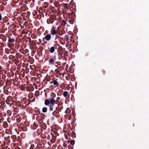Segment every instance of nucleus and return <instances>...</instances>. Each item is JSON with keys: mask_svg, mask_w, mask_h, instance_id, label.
Segmentation results:
<instances>
[{"mask_svg": "<svg viewBox=\"0 0 149 149\" xmlns=\"http://www.w3.org/2000/svg\"><path fill=\"white\" fill-rule=\"evenodd\" d=\"M32 96H31V97H29V98H32Z\"/></svg>", "mask_w": 149, "mask_h": 149, "instance_id": "64", "label": "nucleus"}, {"mask_svg": "<svg viewBox=\"0 0 149 149\" xmlns=\"http://www.w3.org/2000/svg\"><path fill=\"white\" fill-rule=\"evenodd\" d=\"M58 102V100H55L52 97L49 99H46L45 101V104L46 105H49L50 112L53 110V107L54 104H57Z\"/></svg>", "mask_w": 149, "mask_h": 149, "instance_id": "1", "label": "nucleus"}, {"mask_svg": "<svg viewBox=\"0 0 149 149\" xmlns=\"http://www.w3.org/2000/svg\"><path fill=\"white\" fill-rule=\"evenodd\" d=\"M68 52L67 51H65L63 53L64 56H68Z\"/></svg>", "mask_w": 149, "mask_h": 149, "instance_id": "25", "label": "nucleus"}, {"mask_svg": "<svg viewBox=\"0 0 149 149\" xmlns=\"http://www.w3.org/2000/svg\"><path fill=\"white\" fill-rule=\"evenodd\" d=\"M21 128L23 131H26V127L25 126H22L21 127Z\"/></svg>", "mask_w": 149, "mask_h": 149, "instance_id": "27", "label": "nucleus"}, {"mask_svg": "<svg viewBox=\"0 0 149 149\" xmlns=\"http://www.w3.org/2000/svg\"><path fill=\"white\" fill-rule=\"evenodd\" d=\"M9 58L10 59L12 60V61H13V60H14V59H15V56H14L13 55H10L9 57Z\"/></svg>", "mask_w": 149, "mask_h": 149, "instance_id": "17", "label": "nucleus"}, {"mask_svg": "<svg viewBox=\"0 0 149 149\" xmlns=\"http://www.w3.org/2000/svg\"><path fill=\"white\" fill-rule=\"evenodd\" d=\"M9 24H10V23H9V22H8V23H7V25H9Z\"/></svg>", "mask_w": 149, "mask_h": 149, "instance_id": "56", "label": "nucleus"}, {"mask_svg": "<svg viewBox=\"0 0 149 149\" xmlns=\"http://www.w3.org/2000/svg\"><path fill=\"white\" fill-rule=\"evenodd\" d=\"M38 131H40V132H41L42 131V130L41 129H40V130H38Z\"/></svg>", "mask_w": 149, "mask_h": 149, "instance_id": "48", "label": "nucleus"}, {"mask_svg": "<svg viewBox=\"0 0 149 149\" xmlns=\"http://www.w3.org/2000/svg\"><path fill=\"white\" fill-rule=\"evenodd\" d=\"M53 83L54 85H56V86L58 85V83L56 80H54V81Z\"/></svg>", "mask_w": 149, "mask_h": 149, "instance_id": "28", "label": "nucleus"}, {"mask_svg": "<svg viewBox=\"0 0 149 149\" xmlns=\"http://www.w3.org/2000/svg\"><path fill=\"white\" fill-rule=\"evenodd\" d=\"M42 127L44 129H45L47 128V125L46 123H44L42 124Z\"/></svg>", "mask_w": 149, "mask_h": 149, "instance_id": "19", "label": "nucleus"}, {"mask_svg": "<svg viewBox=\"0 0 149 149\" xmlns=\"http://www.w3.org/2000/svg\"><path fill=\"white\" fill-rule=\"evenodd\" d=\"M58 58H59V59L60 60V59H61L62 58H63V56H60V58H59V57H58Z\"/></svg>", "mask_w": 149, "mask_h": 149, "instance_id": "45", "label": "nucleus"}, {"mask_svg": "<svg viewBox=\"0 0 149 149\" xmlns=\"http://www.w3.org/2000/svg\"><path fill=\"white\" fill-rule=\"evenodd\" d=\"M1 79L3 80L4 81H5V79L6 77V76L5 74H2L1 75Z\"/></svg>", "mask_w": 149, "mask_h": 149, "instance_id": "29", "label": "nucleus"}, {"mask_svg": "<svg viewBox=\"0 0 149 149\" xmlns=\"http://www.w3.org/2000/svg\"><path fill=\"white\" fill-rule=\"evenodd\" d=\"M71 136L72 137H76V134L74 131H72L71 132Z\"/></svg>", "mask_w": 149, "mask_h": 149, "instance_id": "20", "label": "nucleus"}, {"mask_svg": "<svg viewBox=\"0 0 149 149\" xmlns=\"http://www.w3.org/2000/svg\"><path fill=\"white\" fill-rule=\"evenodd\" d=\"M26 88V86L25 85V87L22 86L21 87V89L22 90H23Z\"/></svg>", "mask_w": 149, "mask_h": 149, "instance_id": "44", "label": "nucleus"}, {"mask_svg": "<svg viewBox=\"0 0 149 149\" xmlns=\"http://www.w3.org/2000/svg\"><path fill=\"white\" fill-rule=\"evenodd\" d=\"M68 92L67 91H65L63 93V95L64 97H67L68 96Z\"/></svg>", "mask_w": 149, "mask_h": 149, "instance_id": "34", "label": "nucleus"}, {"mask_svg": "<svg viewBox=\"0 0 149 149\" xmlns=\"http://www.w3.org/2000/svg\"><path fill=\"white\" fill-rule=\"evenodd\" d=\"M60 97H57V98H56V99H58V100L59 99H60Z\"/></svg>", "mask_w": 149, "mask_h": 149, "instance_id": "58", "label": "nucleus"}, {"mask_svg": "<svg viewBox=\"0 0 149 149\" xmlns=\"http://www.w3.org/2000/svg\"><path fill=\"white\" fill-rule=\"evenodd\" d=\"M1 119L0 118V123H1Z\"/></svg>", "mask_w": 149, "mask_h": 149, "instance_id": "60", "label": "nucleus"}, {"mask_svg": "<svg viewBox=\"0 0 149 149\" xmlns=\"http://www.w3.org/2000/svg\"><path fill=\"white\" fill-rule=\"evenodd\" d=\"M8 80H7L6 82V84L8 83Z\"/></svg>", "mask_w": 149, "mask_h": 149, "instance_id": "57", "label": "nucleus"}, {"mask_svg": "<svg viewBox=\"0 0 149 149\" xmlns=\"http://www.w3.org/2000/svg\"><path fill=\"white\" fill-rule=\"evenodd\" d=\"M6 53L7 54H9V51H8V52H7V53Z\"/></svg>", "mask_w": 149, "mask_h": 149, "instance_id": "59", "label": "nucleus"}, {"mask_svg": "<svg viewBox=\"0 0 149 149\" xmlns=\"http://www.w3.org/2000/svg\"><path fill=\"white\" fill-rule=\"evenodd\" d=\"M15 104L17 106L19 107L21 105V103L20 101H17L16 102Z\"/></svg>", "mask_w": 149, "mask_h": 149, "instance_id": "22", "label": "nucleus"}, {"mask_svg": "<svg viewBox=\"0 0 149 149\" xmlns=\"http://www.w3.org/2000/svg\"><path fill=\"white\" fill-rule=\"evenodd\" d=\"M64 59L65 60V61H66L67 60V58L65 57V56H64Z\"/></svg>", "mask_w": 149, "mask_h": 149, "instance_id": "50", "label": "nucleus"}, {"mask_svg": "<svg viewBox=\"0 0 149 149\" xmlns=\"http://www.w3.org/2000/svg\"><path fill=\"white\" fill-rule=\"evenodd\" d=\"M7 100L8 101H10L11 102V103L12 104V102L15 103L16 101V99L15 98H12L10 96H8L7 97Z\"/></svg>", "mask_w": 149, "mask_h": 149, "instance_id": "7", "label": "nucleus"}, {"mask_svg": "<svg viewBox=\"0 0 149 149\" xmlns=\"http://www.w3.org/2000/svg\"><path fill=\"white\" fill-rule=\"evenodd\" d=\"M65 33L64 31L62 29L57 30V34L60 36H62Z\"/></svg>", "mask_w": 149, "mask_h": 149, "instance_id": "10", "label": "nucleus"}, {"mask_svg": "<svg viewBox=\"0 0 149 149\" xmlns=\"http://www.w3.org/2000/svg\"><path fill=\"white\" fill-rule=\"evenodd\" d=\"M22 48H26V47L25 45H22Z\"/></svg>", "mask_w": 149, "mask_h": 149, "instance_id": "46", "label": "nucleus"}, {"mask_svg": "<svg viewBox=\"0 0 149 149\" xmlns=\"http://www.w3.org/2000/svg\"><path fill=\"white\" fill-rule=\"evenodd\" d=\"M62 108V107H61V106H60L59 108Z\"/></svg>", "mask_w": 149, "mask_h": 149, "instance_id": "63", "label": "nucleus"}, {"mask_svg": "<svg viewBox=\"0 0 149 149\" xmlns=\"http://www.w3.org/2000/svg\"><path fill=\"white\" fill-rule=\"evenodd\" d=\"M55 72L57 73V74H60V71L58 69H56L55 70Z\"/></svg>", "mask_w": 149, "mask_h": 149, "instance_id": "36", "label": "nucleus"}, {"mask_svg": "<svg viewBox=\"0 0 149 149\" xmlns=\"http://www.w3.org/2000/svg\"><path fill=\"white\" fill-rule=\"evenodd\" d=\"M58 23H59V22H56V25H57L58 24Z\"/></svg>", "mask_w": 149, "mask_h": 149, "instance_id": "53", "label": "nucleus"}, {"mask_svg": "<svg viewBox=\"0 0 149 149\" xmlns=\"http://www.w3.org/2000/svg\"><path fill=\"white\" fill-rule=\"evenodd\" d=\"M51 134L52 135V137L51 139L50 140V141L52 143H54L55 141L56 136H54L53 134Z\"/></svg>", "mask_w": 149, "mask_h": 149, "instance_id": "11", "label": "nucleus"}, {"mask_svg": "<svg viewBox=\"0 0 149 149\" xmlns=\"http://www.w3.org/2000/svg\"><path fill=\"white\" fill-rule=\"evenodd\" d=\"M36 119L37 121L39 123H41L43 122V116L41 115L38 116L36 117Z\"/></svg>", "mask_w": 149, "mask_h": 149, "instance_id": "5", "label": "nucleus"}, {"mask_svg": "<svg viewBox=\"0 0 149 149\" xmlns=\"http://www.w3.org/2000/svg\"><path fill=\"white\" fill-rule=\"evenodd\" d=\"M30 100H29V103L27 104H29L30 103Z\"/></svg>", "mask_w": 149, "mask_h": 149, "instance_id": "55", "label": "nucleus"}, {"mask_svg": "<svg viewBox=\"0 0 149 149\" xmlns=\"http://www.w3.org/2000/svg\"><path fill=\"white\" fill-rule=\"evenodd\" d=\"M60 29V28L59 27H58L57 29H56V30H59V29Z\"/></svg>", "mask_w": 149, "mask_h": 149, "instance_id": "51", "label": "nucleus"}, {"mask_svg": "<svg viewBox=\"0 0 149 149\" xmlns=\"http://www.w3.org/2000/svg\"><path fill=\"white\" fill-rule=\"evenodd\" d=\"M42 148L41 144L40 143L38 144L37 146V148Z\"/></svg>", "mask_w": 149, "mask_h": 149, "instance_id": "33", "label": "nucleus"}, {"mask_svg": "<svg viewBox=\"0 0 149 149\" xmlns=\"http://www.w3.org/2000/svg\"><path fill=\"white\" fill-rule=\"evenodd\" d=\"M51 32L52 35L57 34V30H56L55 27H53L51 30Z\"/></svg>", "mask_w": 149, "mask_h": 149, "instance_id": "8", "label": "nucleus"}, {"mask_svg": "<svg viewBox=\"0 0 149 149\" xmlns=\"http://www.w3.org/2000/svg\"><path fill=\"white\" fill-rule=\"evenodd\" d=\"M66 24L65 21L64 20H63L61 22V25L62 26H64Z\"/></svg>", "mask_w": 149, "mask_h": 149, "instance_id": "37", "label": "nucleus"}, {"mask_svg": "<svg viewBox=\"0 0 149 149\" xmlns=\"http://www.w3.org/2000/svg\"><path fill=\"white\" fill-rule=\"evenodd\" d=\"M8 124L7 122L6 121H4L3 124V126L4 128H6L8 126Z\"/></svg>", "mask_w": 149, "mask_h": 149, "instance_id": "13", "label": "nucleus"}, {"mask_svg": "<svg viewBox=\"0 0 149 149\" xmlns=\"http://www.w3.org/2000/svg\"><path fill=\"white\" fill-rule=\"evenodd\" d=\"M32 95V93H30V94H29V95L30 96L31 95Z\"/></svg>", "mask_w": 149, "mask_h": 149, "instance_id": "54", "label": "nucleus"}, {"mask_svg": "<svg viewBox=\"0 0 149 149\" xmlns=\"http://www.w3.org/2000/svg\"><path fill=\"white\" fill-rule=\"evenodd\" d=\"M58 108H57V107H56V110H57V111H58L59 112V111H61V110L63 109V107L62 106H61V105H58Z\"/></svg>", "mask_w": 149, "mask_h": 149, "instance_id": "12", "label": "nucleus"}, {"mask_svg": "<svg viewBox=\"0 0 149 149\" xmlns=\"http://www.w3.org/2000/svg\"><path fill=\"white\" fill-rule=\"evenodd\" d=\"M65 85L64 84H62L60 86V87L63 89L65 88Z\"/></svg>", "mask_w": 149, "mask_h": 149, "instance_id": "35", "label": "nucleus"}, {"mask_svg": "<svg viewBox=\"0 0 149 149\" xmlns=\"http://www.w3.org/2000/svg\"><path fill=\"white\" fill-rule=\"evenodd\" d=\"M41 137L42 139H45L46 138V135L44 134H42Z\"/></svg>", "mask_w": 149, "mask_h": 149, "instance_id": "39", "label": "nucleus"}, {"mask_svg": "<svg viewBox=\"0 0 149 149\" xmlns=\"http://www.w3.org/2000/svg\"><path fill=\"white\" fill-rule=\"evenodd\" d=\"M74 19H71L68 20V22L70 24H72L74 23Z\"/></svg>", "mask_w": 149, "mask_h": 149, "instance_id": "24", "label": "nucleus"}, {"mask_svg": "<svg viewBox=\"0 0 149 149\" xmlns=\"http://www.w3.org/2000/svg\"><path fill=\"white\" fill-rule=\"evenodd\" d=\"M36 149H41V148H37Z\"/></svg>", "mask_w": 149, "mask_h": 149, "instance_id": "62", "label": "nucleus"}, {"mask_svg": "<svg viewBox=\"0 0 149 149\" xmlns=\"http://www.w3.org/2000/svg\"><path fill=\"white\" fill-rule=\"evenodd\" d=\"M43 48L42 47L40 46L37 49V54L39 56H41L42 55V51L43 50Z\"/></svg>", "mask_w": 149, "mask_h": 149, "instance_id": "4", "label": "nucleus"}, {"mask_svg": "<svg viewBox=\"0 0 149 149\" xmlns=\"http://www.w3.org/2000/svg\"><path fill=\"white\" fill-rule=\"evenodd\" d=\"M63 131L65 133H67V134H68L69 135V134L70 132V130L68 131V129L65 128H64Z\"/></svg>", "mask_w": 149, "mask_h": 149, "instance_id": "15", "label": "nucleus"}, {"mask_svg": "<svg viewBox=\"0 0 149 149\" xmlns=\"http://www.w3.org/2000/svg\"><path fill=\"white\" fill-rule=\"evenodd\" d=\"M13 61L17 65L19 64V62H20L19 60L16 59L13 60Z\"/></svg>", "mask_w": 149, "mask_h": 149, "instance_id": "18", "label": "nucleus"}, {"mask_svg": "<svg viewBox=\"0 0 149 149\" xmlns=\"http://www.w3.org/2000/svg\"><path fill=\"white\" fill-rule=\"evenodd\" d=\"M13 84L15 86L17 85V84H18V83H17V81L15 79H14L13 80Z\"/></svg>", "mask_w": 149, "mask_h": 149, "instance_id": "31", "label": "nucleus"}, {"mask_svg": "<svg viewBox=\"0 0 149 149\" xmlns=\"http://www.w3.org/2000/svg\"><path fill=\"white\" fill-rule=\"evenodd\" d=\"M56 16L55 14L51 15L48 18L47 20V23L48 24H52L54 21L56 19Z\"/></svg>", "mask_w": 149, "mask_h": 149, "instance_id": "2", "label": "nucleus"}, {"mask_svg": "<svg viewBox=\"0 0 149 149\" xmlns=\"http://www.w3.org/2000/svg\"><path fill=\"white\" fill-rule=\"evenodd\" d=\"M58 52V57L59 58H60V56H62V55L63 54V51Z\"/></svg>", "mask_w": 149, "mask_h": 149, "instance_id": "30", "label": "nucleus"}, {"mask_svg": "<svg viewBox=\"0 0 149 149\" xmlns=\"http://www.w3.org/2000/svg\"><path fill=\"white\" fill-rule=\"evenodd\" d=\"M6 103L8 104H9L10 103V102L8 101V100H7V98L6 99Z\"/></svg>", "mask_w": 149, "mask_h": 149, "instance_id": "42", "label": "nucleus"}, {"mask_svg": "<svg viewBox=\"0 0 149 149\" xmlns=\"http://www.w3.org/2000/svg\"><path fill=\"white\" fill-rule=\"evenodd\" d=\"M75 143V141L74 140H72L70 142V143L71 145H73Z\"/></svg>", "mask_w": 149, "mask_h": 149, "instance_id": "40", "label": "nucleus"}, {"mask_svg": "<svg viewBox=\"0 0 149 149\" xmlns=\"http://www.w3.org/2000/svg\"><path fill=\"white\" fill-rule=\"evenodd\" d=\"M21 120H22L21 118H20L17 119V122L18 123H19L20 122Z\"/></svg>", "mask_w": 149, "mask_h": 149, "instance_id": "43", "label": "nucleus"}, {"mask_svg": "<svg viewBox=\"0 0 149 149\" xmlns=\"http://www.w3.org/2000/svg\"><path fill=\"white\" fill-rule=\"evenodd\" d=\"M52 115L53 116L52 117V119L54 120L55 119V117L56 118H58L60 116V114L58 111L55 110L52 113Z\"/></svg>", "mask_w": 149, "mask_h": 149, "instance_id": "3", "label": "nucleus"}, {"mask_svg": "<svg viewBox=\"0 0 149 149\" xmlns=\"http://www.w3.org/2000/svg\"><path fill=\"white\" fill-rule=\"evenodd\" d=\"M55 51V48L53 47H51L50 49L49 50L50 52L51 53H53Z\"/></svg>", "mask_w": 149, "mask_h": 149, "instance_id": "23", "label": "nucleus"}, {"mask_svg": "<svg viewBox=\"0 0 149 149\" xmlns=\"http://www.w3.org/2000/svg\"><path fill=\"white\" fill-rule=\"evenodd\" d=\"M47 108L46 107H43L42 109V111L43 113H45L47 111Z\"/></svg>", "mask_w": 149, "mask_h": 149, "instance_id": "32", "label": "nucleus"}, {"mask_svg": "<svg viewBox=\"0 0 149 149\" xmlns=\"http://www.w3.org/2000/svg\"><path fill=\"white\" fill-rule=\"evenodd\" d=\"M63 48L62 46H59L58 49V52L63 51Z\"/></svg>", "mask_w": 149, "mask_h": 149, "instance_id": "21", "label": "nucleus"}, {"mask_svg": "<svg viewBox=\"0 0 149 149\" xmlns=\"http://www.w3.org/2000/svg\"><path fill=\"white\" fill-rule=\"evenodd\" d=\"M15 112H16V109H15Z\"/></svg>", "mask_w": 149, "mask_h": 149, "instance_id": "61", "label": "nucleus"}, {"mask_svg": "<svg viewBox=\"0 0 149 149\" xmlns=\"http://www.w3.org/2000/svg\"><path fill=\"white\" fill-rule=\"evenodd\" d=\"M25 88H26V91L29 92L32 91L34 89V87L32 85L27 86H26Z\"/></svg>", "mask_w": 149, "mask_h": 149, "instance_id": "6", "label": "nucleus"}, {"mask_svg": "<svg viewBox=\"0 0 149 149\" xmlns=\"http://www.w3.org/2000/svg\"><path fill=\"white\" fill-rule=\"evenodd\" d=\"M66 144H63V146L64 147H65L66 146Z\"/></svg>", "mask_w": 149, "mask_h": 149, "instance_id": "47", "label": "nucleus"}, {"mask_svg": "<svg viewBox=\"0 0 149 149\" xmlns=\"http://www.w3.org/2000/svg\"><path fill=\"white\" fill-rule=\"evenodd\" d=\"M49 63L52 64H54V60L53 59H50L49 60Z\"/></svg>", "mask_w": 149, "mask_h": 149, "instance_id": "26", "label": "nucleus"}, {"mask_svg": "<svg viewBox=\"0 0 149 149\" xmlns=\"http://www.w3.org/2000/svg\"><path fill=\"white\" fill-rule=\"evenodd\" d=\"M56 56H54V59H56Z\"/></svg>", "mask_w": 149, "mask_h": 149, "instance_id": "52", "label": "nucleus"}, {"mask_svg": "<svg viewBox=\"0 0 149 149\" xmlns=\"http://www.w3.org/2000/svg\"><path fill=\"white\" fill-rule=\"evenodd\" d=\"M10 53L11 54H13L14 53L15 50H14V49H12V50L10 49Z\"/></svg>", "mask_w": 149, "mask_h": 149, "instance_id": "41", "label": "nucleus"}, {"mask_svg": "<svg viewBox=\"0 0 149 149\" xmlns=\"http://www.w3.org/2000/svg\"><path fill=\"white\" fill-rule=\"evenodd\" d=\"M44 38L45 39L46 41H49L50 40L51 38V34L49 33L46 35L45 37Z\"/></svg>", "mask_w": 149, "mask_h": 149, "instance_id": "9", "label": "nucleus"}, {"mask_svg": "<svg viewBox=\"0 0 149 149\" xmlns=\"http://www.w3.org/2000/svg\"><path fill=\"white\" fill-rule=\"evenodd\" d=\"M26 53L28 52V50L27 49H26Z\"/></svg>", "mask_w": 149, "mask_h": 149, "instance_id": "49", "label": "nucleus"}, {"mask_svg": "<svg viewBox=\"0 0 149 149\" xmlns=\"http://www.w3.org/2000/svg\"><path fill=\"white\" fill-rule=\"evenodd\" d=\"M31 44L32 46H36V43L33 41L31 42Z\"/></svg>", "mask_w": 149, "mask_h": 149, "instance_id": "38", "label": "nucleus"}, {"mask_svg": "<svg viewBox=\"0 0 149 149\" xmlns=\"http://www.w3.org/2000/svg\"><path fill=\"white\" fill-rule=\"evenodd\" d=\"M8 42L9 43L14 42H15V40L13 38H11V37H10L8 40Z\"/></svg>", "mask_w": 149, "mask_h": 149, "instance_id": "16", "label": "nucleus"}, {"mask_svg": "<svg viewBox=\"0 0 149 149\" xmlns=\"http://www.w3.org/2000/svg\"><path fill=\"white\" fill-rule=\"evenodd\" d=\"M20 9L22 11H25L26 10V5H25L24 6H21L20 7Z\"/></svg>", "mask_w": 149, "mask_h": 149, "instance_id": "14", "label": "nucleus"}]
</instances>
